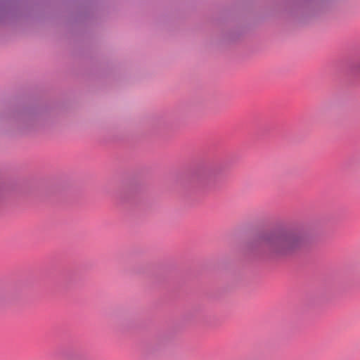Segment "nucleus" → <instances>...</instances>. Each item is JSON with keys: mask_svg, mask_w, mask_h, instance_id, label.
Here are the masks:
<instances>
[{"mask_svg": "<svg viewBox=\"0 0 360 360\" xmlns=\"http://www.w3.org/2000/svg\"><path fill=\"white\" fill-rule=\"evenodd\" d=\"M302 238L295 233H285L271 236L264 239L267 250L277 255H285L291 253L301 244Z\"/></svg>", "mask_w": 360, "mask_h": 360, "instance_id": "nucleus-1", "label": "nucleus"}]
</instances>
